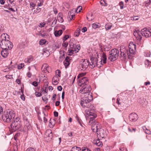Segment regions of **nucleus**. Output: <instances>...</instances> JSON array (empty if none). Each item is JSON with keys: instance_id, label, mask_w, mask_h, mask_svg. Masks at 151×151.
<instances>
[{"instance_id": "nucleus-1", "label": "nucleus", "mask_w": 151, "mask_h": 151, "mask_svg": "<svg viewBox=\"0 0 151 151\" xmlns=\"http://www.w3.org/2000/svg\"><path fill=\"white\" fill-rule=\"evenodd\" d=\"M15 116L14 111L11 109L4 111L2 115V119L4 122H11L9 127L11 133L19 129L22 127L20 118L17 117L15 119Z\"/></svg>"}, {"instance_id": "nucleus-2", "label": "nucleus", "mask_w": 151, "mask_h": 151, "mask_svg": "<svg viewBox=\"0 0 151 151\" xmlns=\"http://www.w3.org/2000/svg\"><path fill=\"white\" fill-rule=\"evenodd\" d=\"M106 56L105 54L104 53L103 54L102 57H101L100 58L92 57L91 58V62L90 63V65H91V68H92L95 66H97L98 67H101V65H99V64H98V61H99V63H100L101 65H102V62L104 63H106Z\"/></svg>"}, {"instance_id": "nucleus-3", "label": "nucleus", "mask_w": 151, "mask_h": 151, "mask_svg": "<svg viewBox=\"0 0 151 151\" xmlns=\"http://www.w3.org/2000/svg\"><path fill=\"white\" fill-rule=\"evenodd\" d=\"M108 59L111 61L116 60L119 55V51L116 49H113L110 51Z\"/></svg>"}, {"instance_id": "nucleus-4", "label": "nucleus", "mask_w": 151, "mask_h": 151, "mask_svg": "<svg viewBox=\"0 0 151 151\" xmlns=\"http://www.w3.org/2000/svg\"><path fill=\"white\" fill-rule=\"evenodd\" d=\"M93 100V97L91 95H88L87 98L82 99L80 103L81 106L83 107L89 108L91 106L90 101Z\"/></svg>"}, {"instance_id": "nucleus-5", "label": "nucleus", "mask_w": 151, "mask_h": 151, "mask_svg": "<svg viewBox=\"0 0 151 151\" xmlns=\"http://www.w3.org/2000/svg\"><path fill=\"white\" fill-rule=\"evenodd\" d=\"M0 46L2 49H9V50H10L13 47V45L12 42L8 40L1 41Z\"/></svg>"}, {"instance_id": "nucleus-6", "label": "nucleus", "mask_w": 151, "mask_h": 151, "mask_svg": "<svg viewBox=\"0 0 151 151\" xmlns=\"http://www.w3.org/2000/svg\"><path fill=\"white\" fill-rule=\"evenodd\" d=\"M120 51L121 53L120 57L122 58V59H125L126 57L129 54V51L126 47L123 46H121L120 47Z\"/></svg>"}, {"instance_id": "nucleus-7", "label": "nucleus", "mask_w": 151, "mask_h": 151, "mask_svg": "<svg viewBox=\"0 0 151 151\" xmlns=\"http://www.w3.org/2000/svg\"><path fill=\"white\" fill-rule=\"evenodd\" d=\"M89 63L86 59H82L80 62L79 68L81 70L85 71L88 66Z\"/></svg>"}, {"instance_id": "nucleus-8", "label": "nucleus", "mask_w": 151, "mask_h": 151, "mask_svg": "<svg viewBox=\"0 0 151 151\" xmlns=\"http://www.w3.org/2000/svg\"><path fill=\"white\" fill-rule=\"evenodd\" d=\"M91 90V88L90 86L88 85H86L81 87V88L80 90V93L82 94H88L91 95L90 93V91Z\"/></svg>"}, {"instance_id": "nucleus-9", "label": "nucleus", "mask_w": 151, "mask_h": 151, "mask_svg": "<svg viewBox=\"0 0 151 151\" xmlns=\"http://www.w3.org/2000/svg\"><path fill=\"white\" fill-rule=\"evenodd\" d=\"M141 34L146 37H150L151 36V29L150 28H145L141 31Z\"/></svg>"}, {"instance_id": "nucleus-10", "label": "nucleus", "mask_w": 151, "mask_h": 151, "mask_svg": "<svg viewBox=\"0 0 151 151\" xmlns=\"http://www.w3.org/2000/svg\"><path fill=\"white\" fill-rule=\"evenodd\" d=\"M88 81L87 78L84 77L80 78L79 80L78 85L82 87L86 85H88Z\"/></svg>"}, {"instance_id": "nucleus-11", "label": "nucleus", "mask_w": 151, "mask_h": 151, "mask_svg": "<svg viewBox=\"0 0 151 151\" xmlns=\"http://www.w3.org/2000/svg\"><path fill=\"white\" fill-rule=\"evenodd\" d=\"M91 123H89V124L91 125V129L94 132H96L99 129V125L98 122L94 120V121H91Z\"/></svg>"}, {"instance_id": "nucleus-12", "label": "nucleus", "mask_w": 151, "mask_h": 151, "mask_svg": "<svg viewBox=\"0 0 151 151\" xmlns=\"http://www.w3.org/2000/svg\"><path fill=\"white\" fill-rule=\"evenodd\" d=\"M86 114L87 115H88V118L90 119L89 121V123H91V121H93L96 117V114L94 111L92 110L91 111H88L87 112Z\"/></svg>"}, {"instance_id": "nucleus-13", "label": "nucleus", "mask_w": 151, "mask_h": 151, "mask_svg": "<svg viewBox=\"0 0 151 151\" xmlns=\"http://www.w3.org/2000/svg\"><path fill=\"white\" fill-rule=\"evenodd\" d=\"M97 134V136L99 139H101L104 138L105 135V132L104 129L100 128L96 132Z\"/></svg>"}, {"instance_id": "nucleus-14", "label": "nucleus", "mask_w": 151, "mask_h": 151, "mask_svg": "<svg viewBox=\"0 0 151 151\" xmlns=\"http://www.w3.org/2000/svg\"><path fill=\"white\" fill-rule=\"evenodd\" d=\"M129 119L131 122H135L138 118L137 115L135 113L130 114L129 116Z\"/></svg>"}, {"instance_id": "nucleus-15", "label": "nucleus", "mask_w": 151, "mask_h": 151, "mask_svg": "<svg viewBox=\"0 0 151 151\" xmlns=\"http://www.w3.org/2000/svg\"><path fill=\"white\" fill-rule=\"evenodd\" d=\"M76 48H74V49H69L68 51H69V55H72L73 53H74V52H78L80 49V46L79 45H76Z\"/></svg>"}, {"instance_id": "nucleus-16", "label": "nucleus", "mask_w": 151, "mask_h": 151, "mask_svg": "<svg viewBox=\"0 0 151 151\" xmlns=\"http://www.w3.org/2000/svg\"><path fill=\"white\" fill-rule=\"evenodd\" d=\"M2 50L1 52V55L4 58L7 57L9 54V52L8 50L9 49H2Z\"/></svg>"}, {"instance_id": "nucleus-17", "label": "nucleus", "mask_w": 151, "mask_h": 151, "mask_svg": "<svg viewBox=\"0 0 151 151\" xmlns=\"http://www.w3.org/2000/svg\"><path fill=\"white\" fill-rule=\"evenodd\" d=\"M9 37L8 35L6 33H3L2 34L1 36L0 39L1 41H2V40H9Z\"/></svg>"}, {"instance_id": "nucleus-18", "label": "nucleus", "mask_w": 151, "mask_h": 151, "mask_svg": "<svg viewBox=\"0 0 151 151\" xmlns=\"http://www.w3.org/2000/svg\"><path fill=\"white\" fill-rule=\"evenodd\" d=\"M45 135L46 137L51 139L52 137V130L50 129L47 130L45 132Z\"/></svg>"}, {"instance_id": "nucleus-19", "label": "nucleus", "mask_w": 151, "mask_h": 151, "mask_svg": "<svg viewBox=\"0 0 151 151\" xmlns=\"http://www.w3.org/2000/svg\"><path fill=\"white\" fill-rule=\"evenodd\" d=\"M49 67L48 65L47 64H44L42 65V69L43 70L45 73L47 72H49Z\"/></svg>"}, {"instance_id": "nucleus-20", "label": "nucleus", "mask_w": 151, "mask_h": 151, "mask_svg": "<svg viewBox=\"0 0 151 151\" xmlns=\"http://www.w3.org/2000/svg\"><path fill=\"white\" fill-rule=\"evenodd\" d=\"M142 38V37L141 36H139L137 37V38L136 43L139 46L142 47V42H141V40Z\"/></svg>"}, {"instance_id": "nucleus-21", "label": "nucleus", "mask_w": 151, "mask_h": 151, "mask_svg": "<svg viewBox=\"0 0 151 151\" xmlns=\"http://www.w3.org/2000/svg\"><path fill=\"white\" fill-rule=\"evenodd\" d=\"M69 58L68 57H67L63 62V63L65 68H67L70 64L69 61Z\"/></svg>"}, {"instance_id": "nucleus-22", "label": "nucleus", "mask_w": 151, "mask_h": 151, "mask_svg": "<svg viewBox=\"0 0 151 151\" xmlns=\"http://www.w3.org/2000/svg\"><path fill=\"white\" fill-rule=\"evenodd\" d=\"M33 57L31 55L29 56L27 58L25 59L24 61L26 63H29L33 60Z\"/></svg>"}, {"instance_id": "nucleus-23", "label": "nucleus", "mask_w": 151, "mask_h": 151, "mask_svg": "<svg viewBox=\"0 0 151 151\" xmlns=\"http://www.w3.org/2000/svg\"><path fill=\"white\" fill-rule=\"evenodd\" d=\"M133 34L135 36L136 39L137 37H139V36H141L140 35L141 32H140V31L138 30H135V31L134 32Z\"/></svg>"}, {"instance_id": "nucleus-24", "label": "nucleus", "mask_w": 151, "mask_h": 151, "mask_svg": "<svg viewBox=\"0 0 151 151\" xmlns=\"http://www.w3.org/2000/svg\"><path fill=\"white\" fill-rule=\"evenodd\" d=\"M62 33V30L60 29L58 31H56L54 32V34L56 37L60 35Z\"/></svg>"}, {"instance_id": "nucleus-25", "label": "nucleus", "mask_w": 151, "mask_h": 151, "mask_svg": "<svg viewBox=\"0 0 151 151\" xmlns=\"http://www.w3.org/2000/svg\"><path fill=\"white\" fill-rule=\"evenodd\" d=\"M86 18L89 21H91L93 19V14L91 13L88 14V15H87Z\"/></svg>"}, {"instance_id": "nucleus-26", "label": "nucleus", "mask_w": 151, "mask_h": 151, "mask_svg": "<svg viewBox=\"0 0 151 151\" xmlns=\"http://www.w3.org/2000/svg\"><path fill=\"white\" fill-rule=\"evenodd\" d=\"M71 151H82V150L80 147L75 146L72 148Z\"/></svg>"}, {"instance_id": "nucleus-27", "label": "nucleus", "mask_w": 151, "mask_h": 151, "mask_svg": "<svg viewBox=\"0 0 151 151\" xmlns=\"http://www.w3.org/2000/svg\"><path fill=\"white\" fill-rule=\"evenodd\" d=\"M136 45L132 42L130 43L128 46L129 49L136 48Z\"/></svg>"}, {"instance_id": "nucleus-28", "label": "nucleus", "mask_w": 151, "mask_h": 151, "mask_svg": "<svg viewBox=\"0 0 151 151\" xmlns=\"http://www.w3.org/2000/svg\"><path fill=\"white\" fill-rule=\"evenodd\" d=\"M112 25L111 23H109L105 25V29L106 30L110 29L112 27Z\"/></svg>"}, {"instance_id": "nucleus-29", "label": "nucleus", "mask_w": 151, "mask_h": 151, "mask_svg": "<svg viewBox=\"0 0 151 151\" xmlns=\"http://www.w3.org/2000/svg\"><path fill=\"white\" fill-rule=\"evenodd\" d=\"M80 33V29H77L76 32H74V36L76 37H78Z\"/></svg>"}, {"instance_id": "nucleus-30", "label": "nucleus", "mask_w": 151, "mask_h": 151, "mask_svg": "<svg viewBox=\"0 0 151 151\" xmlns=\"http://www.w3.org/2000/svg\"><path fill=\"white\" fill-rule=\"evenodd\" d=\"M72 13H71V12L70 11L68 13V17H69V18H70V20H71L72 19H73L75 16V15L71 14Z\"/></svg>"}, {"instance_id": "nucleus-31", "label": "nucleus", "mask_w": 151, "mask_h": 151, "mask_svg": "<svg viewBox=\"0 0 151 151\" xmlns=\"http://www.w3.org/2000/svg\"><path fill=\"white\" fill-rule=\"evenodd\" d=\"M101 5L104 6H107V3L104 0H101L100 2Z\"/></svg>"}, {"instance_id": "nucleus-32", "label": "nucleus", "mask_w": 151, "mask_h": 151, "mask_svg": "<svg viewBox=\"0 0 151 151\" xmlns=\"http://www.w3.org/2000/svg\"><path fill=\"white\" fill-rule=\"evenodd\" d=\"M136 50V48H132L131 49H129V53H130L132 54H134L135 53V51Z\"/></svg>"}, {"instance_id": "nucleus-33", "label": "nucleus", "mask_w": 151, "mask_h": 151, "mask_svg": "<svg viewBox=\"0 0 151 151\" xmlns=\"http://www.w3.org/2000/svg\"><path fill=\"white\" fill-rule=\"evenodd\" d=\"M70 49H74V48H76V45L72 43H70L69 45Z\"/></svg>"}, {"instance_id": "nucleus-34", "label": "nucleus", "mask_w": 151, "mask_h": 151, "mask_svg": "<svg viewBox=\"0 0 151 151\" xmlns=\"http://www.w3.org/2000/svg\"><path fill=\"white\" fill-rule=\"evenodd\" d=\"M39 2H38L37 6H42L43 5L44 1L43 0H40L39 1Z\"/></svg>"}, {"instance_id": "nucleus-35", "label": "nucleus", "mask_w": 151, "mask_h": 151, "mask_svg": "<svg viewBox=\"0 0 151 151\" xmlns=\"http://www.w3.org/2000/svg\"><path fill=\"white\" fill-rule=\"evenodd\" d=\"M68 45V43L64 41L62 43V46L65 48V49L66 50V48L67 47Z\"/></svg>"}, {"instance_id": "nucleus-36", "label": "nucleus", "mask_w": 151, "mask_h": 151, "mask_svg": "<svg viewBox=\"0 0 151 151\" xmlns=\"http://www.w3.org/2000/svg\"><path fill=\"white\" fill-rule=\"evenodd\" d=\"M100 139H98L96 140V145L97 146H101L102 145V143L101 142H100V141H99Z\"/></svg>"}, {"instance_id": "nucleus-37", "label": "nucleus", "mask_w": 151, "mask_h": 151, "mask_svg": "<svg viewBox=\"0 0 151 151\" xmlns=\"http://www.w3.org/2000/svg\"><path fill=\"white\" fill-rule=\"evenodd\" d=\"M60 73L61 71L60 70H56V75H57L59 77H60L61 76Z\"/></svg>"}, {"instance_id": "nucleus-38", "label": "nucleus", "mask_w": 151, "mask_h": 151, "mask_svg": "<svg viewBox=\"0 0 151 151\" xmlns=\"http://www.w3.org/2000/svg\"><path fill=\"white\" fill-rule=\"evenodd\" d=\"M58 20L59 22L62 23L63 22V20L62 16H59L58 15Z\"/></svg>"}, {"instance_id": "nucleus-39", "label": "nucleus", "mask_w": 151, "mask_h": 151, "mask_svg": "<svg viewBox=\"0 0 151 151\" xmlns=\"http://www.w3.org/2000/svg\"><path fill=\"white\" fill-rule=\"evenodd\" d=\"M82 9V7L81 6H79L77 7V9L76 10V12L77 13L79 12H81Z\"/></svg>"}, {"instance_id": "nucleus-40", "label": "nucleus", "mask_w": 151, "mask_h": 151, "mask_svg": "<svg viewBox=\"0 0 151 151\" xmlns=\"http://www.w3.org/2000/svg\"><path fill=\"white\" fill-rule=\"evenodd\" d=\"M92 27L94 29H96L99 27V26L98 24H92Z\"/></svg>"}, {"instance_id": "nucleus-41", "label": "nucleus", "mask_w": 151, "mask_h": 151, "mask_svg": "<svg viewBox=\"0 0 151 151\" xmlns=\"http://www.w3.org/2000/svg\"><path fill=\"white\" fill-rule=\"evenodd\" d=\"M45 40H40L39 42V44L40 45H43L45 44Z\"/></svg>"}, {"instance_id": "nucleus-42", "label": "nucleus", "mask_w": 151, "mask_h": 151, "mask_svg": "<svg viewBox=\"0 0 151 151\" xmlns=\"http://www.w3.org/2000/svg\"><path fill=\"white\" fill-rule=\"evenodd\" d=\"M40 9H41L40 8L37 7L36 9V10L34 11V13H37L39 12L40 11V10H41Z\"/></svg>"}, {"instance_id": "nucleus-43", "label": "nucleus", "mask_w": 151, "mask_h": 151, "mask_svg": "<svg viewBox=\"0 0 151 151\" xmlns=\"http://www.w3.org/2000/svg\"><path fill=\"white\" fill-rule=\"evenodd\" d=\"M145 66L146 67H148L149 65V60H147L145 61Z\"/></svg>"}, {"instance_id": "nucleus-44", "label": "nucleus", "mask_w": 151, "mask_h": 151, "mask_svg": "<svg viewBox=\"0 0 151 151\" xmlns=\"http://www.w3.org/2000/svg\"><path fill=\"white\" fill-rule=\"evenodd\" d=\"M144 55L146 57H149L150 56V54L149 52H145Z\"/></svg>"}, {"instance_id": "nucleus-45", "label": "nucleus", "mask_w": 151, "mask_h": 151, "mask_svg": "<svg viewBox=\"0 0 151 151\" xmlns=\"http://www.w3.org/2000/svg\"><path fill=\"white\" fill-rule=\"evenodd\" d=\"M82 151H91V150L86 147H83Z\"/></svg>"}, {"instance_id": "nucleus-46", "label": "nucleus", "mask_w": 151, "mask_h": 151, "mask_svg": "<svg viewBox=\"0 0 151 151\" xmlns=\"http://www.w3.org/2000/svg\"><path fill=\"white\" fill-rule=\"evenodd\" d=\"M26 151H35V150L32 147L28 148Z\"/></svg>"}, {"instance_id": "nucleus-47", "label": "nucleus", "mask_w": 151, "mask_h": 151, "mask_svg": "<svg viewBox=\"0 0 151 151\" xmlns=\"http://www.w3.org/2000/svg\"><path fill=\"white\" fill-rule=\"evenodd\" d=\"M45 24V22L41 23L39 24V26L40 27L42 28L44 27Z\"/></svg>"}, {"instance_id": "nucleus-48", "label": "nucleus", "mask_w": 151, "mask_h": 151, "mask_svg": "<svg viewBox=\"0 0 151 151\" xmlns=\"http://www.w3.org/2000/svg\"><path fill=\"white\" fill-rule=\"evenodd\" d=\"M86 74V73H80L78 76V78L84 76Z\"/></svg>"}, {"instance_id": "nucleus-49", "label": "nucleus", "mask_w": 151, "mask_h": 151, "mask_svg": "<svg viewBox=\"0 0 151 151\" xmlns=\"http://www.w3.org/2000/svg\"><path fill=\"white\" fill-rule=\"evenodd\" d=\"M35 94L38 97L42 95L41 93H40L39 92H36L35 93Z\"/></svg>"}, {"instance_id": "nucleus-50", "label": "nucleus", "mask_w": 151, "mask_h": 151, "mask_svg": "<svg viewBox=\"0 0 151 151\" xmlns=\"http://www.w3.org/2000/svg\"><path fill=\"white\" fill-rule=\"evenodd\" d=\"M119 5L120 6V8L121 9H123L124 8V4L123 3L122 1H121L119 3Z\"/></svg>"}, {"instance_id": "nucleus-51", "label": "nucleus", "mask_w": 151, "mask_h": 151, "mask_svg": "<svg viewBox=\"0 0 151 151\" xmlns=\"http://www.w3.org/2000/svg\"><path fill=\"white\" fill-rule=\"evenodd\" d=\"M52 81L53 82V84L54 85H56L58 83V80H52Z\"/></svg>"}, {"instance_id": "nucleus-52", "label": "nucleus", "mask_w": 151, "mask_h": 151, "mask_svg": "<svg viewBox=\"0 0 151 151\" xmlns=\"http://www.w3.org/2000/svg\"><path fill=\"white\" fill-rule=\"evenodd\" d=\"M38 84V82H37L36 81H34L32 83V85L36 87L37 86Z\"/></svg>"}, {"instance_id": "nucleus-53", "label": "nucleus", "mask_w": 151, "mask_h": 151, "mask_svg": "<svg viewBox=\"0 0 151 151\" xmlns=\"http://www.w3.org/2000/svg\"><path fill=\"white\" fill-rule=\"evenodd\" d=\"M13 149L14 150V151H17V145H13Z\"/></svg>"}, {"instance_id": "nucleus-54", "label": "nucleus", "mask_w": 151, "mask_h": 151, "mask_svg": "<svg viewBox=\"0 0 151 151\" xmlns=\"http://www.w3.org/2000/svg\"><path fill=\"white\" fill-rule=\"evenodd\" d=\"M58 76L57 75H55V76H54L52 78V80H58Z\"/></svg>"}, {"instance_id": "nucleus-55", "label": "nucleus", "mask_w": 151, "mask_h": 151, "mask_svg": "<svg viewBox=\"0 0 151 151\" xmlns=\"http://www.w3.org/2000/svg\"><path fill=\"white\" fill-rule=\"evenodd\" d=\"M69 37V36L68 35H66L63 37V40H66Z\"/></svg>"}, {"instance_id": "nucleus-56", "label": "nucleus", "mask_w": 151, "mask_h": 151, "mask_svg": "<svg viewBox=\"0 0 151 151\" xmlns=\"http://www.w3.org/2000/svg\"><path fill=\"white\" fill-rule=\"evenodd\" d=\"M120 151H127L126 148L124 147L120 148Z\"/></svg>"}, {"instance_id": "nucleus-57", "label": "nucleus", "mask_w": 151, "mask_h": 151, "mask_svg": "<svg viewBox=\"0 0 151 151\" xmlns=\"http://www.w3.org/2000/svg\"><path fill=\"white\" fill-rule=\"evenodd\" d=\"M87 30V29L86 27H83L82 29V32H86Z\"/></svg>"}, {"instance_id": "nucleus-58", "label": "nucleus", "mask_w": 151, "mask_h": 151, "mask_svg": "<svg viewBox=\"0 0 151 151\" xmlns=\"http://www.w3.org/2000/svg\"><path fill=\"white\" fill-rule=\"evenodd\" d=\"M57 22V19L55 18L54 19V20L52 22V24H51V25H55L56 24Z\"/></svg>"}, {"instance_id": "nucleus-59", "label": "nucleus", "mask_w": 151, "mask_h": 151, "mask_svg": "<svg viewBox=\"0 0 151 151\" xmlns=\"http://www.w3.org/2000/svg\"><path fill=\"white\" fill-rule=\"evenodd\" d=\"M76 119L77 120V121L78 122V123H79L80 122H81L82 121L80 119V118L78 116H76Z\"/></svg>"}, {"instance_id": "nucleus-60", "label": "nucleus", "mask_w": 151, "mask_h": 151, "mask_svg": "<svg viewBox=\"0 0 151 151\" xmlns=\"http://www.w3.org/2000/svg\"><path fill=\"white\" fill-rule=\"evenodd\" d=\"M27 75L28 77L30 78L32 74L30 72H28L27 73Z\"/></svg>"}, {"instance_id": "nucleus-61", "label": "nucleus", "mask_w": 151, "mask_h": 151, "mask_svg": "<svg viewBox=\"0 0 151 151\" xmlns=\"http://www.w3.org/2000/svg\"><path fill=\"white\" fill-rule=\"evenodd\" d=\"M30 5L31 6L34 7H35V6L36 4H34L33 2H31L30 3Z\"/></svg>"}, {"instance_id": "nucleus-62", "label": "nucleus", "mask_w": 151, "mask_h": 151, "mask_svg": "<svg viewBox=\"0 0 151 151\" xmlns=\"http://www.w3.org/2000/svg\"><path fill=\"white\" fill-rule=\"evenodd\" d=\"M145 132L146 133L148 134H150V131L149 130H148L147 129H146Z\"/></svg>"}, {"instance_id": "nucleus-63", "label": "nucleus", "mask_w": 151, "mask_h": 151, "mask_svg": "<svg viewBox=\"0 0 151 151\" xmlns=\"http://www.w3.org/2000/svg\"><path fill=\"white\" fill-rule=\"evenodd\" d=\"M57 89L58 91H61L62 89V88L61 86H60L57 87Z\"/></svg>"}, {"instance_id": "nucleus-64", "label": "nucleus", "mask_w": 151, "mask_h": 151, "mask_svg": "<svg viewBox=\"0 0 151 151\" xmlns=\"http://www.w3.org/2000/svg\"><path fill=\"white\" fill-rule=\"evenodd\" d=\"M54 114L55 116L57 117L58 116V113L55 111L54 112Z\"/></svg>"}]
</instances>
